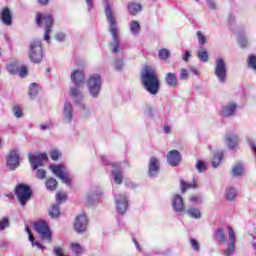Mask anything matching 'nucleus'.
Wrapping results in <instances>:
<instances>
[{"mask_svg":"<svg viewBox=\"0 0 256 256\" xmlns=\"http://www.w3.org/2000/svg\"><path fill=\"white\" fill-rule=\"evenodd\" d=\"M71 81L75 85L70 88V94L74 103L80 107V109H87L83 103V93H81V87L85 85V73L83 70H74L71 73Z\"/></svg>","mask_w":256,"mask_h":256,"instance_id":"1","label":"nucleus"},{"mask_svg":"<svg viewBox=\"0 0 256 256\" xmlns=\"http://www.w3.org/2000/svg\"><path fill=\"white\" fill-rule=\"evenodd\" d=\"M141 83L150 95H157L159 93V89H161V84H159V77L154 72L151 67L147 66L141 72Z\"/></svg>","mask_w":256,"mask_h":256,"instance_id":"2","label":"nucleus"},{"mask_svg":"<svg viewBox=\"0 0 256 256\" xmlns=\"http://www.w3.org/2000/svg\"><path fill=\"white\" fill-rule=\"evenodd\" d=\"M105 15L109 25V31L112 35L113 43H111L112 53H118L119 51V26H117V17L115 16V11L111 8V5L106 4Z\"/></svg>","mask_w":256,"mask_h":256,"instance_id":"3","label":"nucleus"},{"mask_svg":"<svg viewBox=\"0 0 256 256\" xmlns=\"http://www.w3.org/2000/svg\"><path fill=\"white\" fill-rule=\"evenodd\" d=\"M36 25L38 27H44V41H47V43H49L51 39L50 35L53 31V16H51L50 14H41L38 12L36 14Z\"/></svg>","mask_w":256,"mask_h":256,"instance_id":"4","label":"nucleus"},{"mask_svg":"<svg viewBox=\"0 0 256 256\" xmlns=\"http://www.w3.org/2000/svg\"><path fill=\"white\" fill-rule=\"evenodd\" d=\"M29 59L32 63H41L43 61V46L40 40L30 42Z\"/></svg>","mask_w":256,"mask_h":256,"instance_id":"5","label":"nucleus"},{"mask_svg":"<svg viewBox=\"0 0 256 256\" xmlns=\"http://www.w3.org/2000/svg\"><path fill=\"white\" fill-rule=\"evenodd\" d=\"M214 65V74L217 77L219 83H227V62H225V59L216 58Z\"/></svg>","mask_w":256,"mask_h":256,"instance_id":"6","label":"nucleus"},{"mask_svg":"<svg viewBox=\"0 0 256 256\" xmlns=\"http://www.w3.org/2000/svg\"><path fill=\"white\" fill-rule=\"evenodd\" d=\"M15 195L22 207H25L27 205V201L31 199V195H33V192L31 191V188L25 184H18L15 189Z\"/></svg>","mask_w":256,"mask_h":256,"instance_id":"7","label":"nucleus"},{"mask_svg":"<svg viewBox=\"0 0 256 256\" xmlns=\"http://www.w3.org/2000/svg\"><path fill=\"white\" fill-rule=\"evenodd\" d=\"M50 170L58 179L62 180L68 187H71V176L67 173V168L63 164L50 165Z\"/></svg>","mask_w":256,"mask_h":256,"instance_id":"8","label":"nucleus"},{"mask_svg":"<svg viewBox=\"0 0 256 256\" xmlns=\"http://www.w3.org/2000/svg\"><path fill=\"white\" fill-rule=\"evenodd\" d=\"M87 87L91 97H99V92L101 91V76L99 74L90 76L87 81Z\"/></svg>","mask_w":256,"mask_h":256,"instance_id":"9","label":"nucleus"},{"mask_svg":"<svg viewBox=\"0 0 256 256\" xmlns=\"http://www.w3.org/2000/svg\"><path fill=\"white\" fill-rule=\"evenodd\" d=\"M47 153L28 154V160L31 165L32 171H37L39 167H43L45 161H47Z\"/></svg>","mask_w":256,"mask_h":256,"instance_id":"10","label":"nucleus"},{"mask_svg":"<svg viewBox=\"0 0 256 256\" xmlns=\"http://www.w3.org/2000/svg\"><path fill=\"white\" fill-rule=\"evenodd\" d=\"M34 229L38 235H40L41 239L48 241L51 243V229L49 225L46 224L44 221H39L34 223Z\"/></svg>","mask_w":256,"mask_h":256,"instance_id":"11","label":"nucleus"},{"mask_svg":"<svg viewBox=\"0 0 256 256\" xmlns=\"http://www.w3.org/2000/svg\"><path fill=\"white\" fill-rule=\"evenodd\" d=\"M87 215L80 214L74 221V229L77 233H85L87 231Z\"/></svg>","mask_w":256,"mask_h":256,"instance_id":"12","label":"nucleus"},{"mask_svg":"<svg viewBox=\"0 0 256 256\" xmlns=\"http://www.w3.org/2000/svg\"><path fill=\"white\" fill-rule=\"evenodd\" d=\"M6 165L12 170L15 171L19 167V151L11 150L6 160Z\"/></svg>","mask_w":256,"mask_h":256,"instance_id":"13","label":"nucleus"},{"mask_svg":"<svg viewBox=\"0 0 256 256\" xmlns=\"http://www.w3.org/2000/svg\"><path fill=\"white\" fill-rule=\"evenodd\" d=\"M129 207V200L123 194H119L118 198H116V209L120 215H124L127 212Z\"/></svg>","mask_w":256,"mask_h":256,"instance_id":"14","label":"nucleus"},{"mask_svg":"<svg viewBox=\"0 0 256 256\" xmlns=\"http://www.w3.org/2000/svg\"><path fill=\"white\" fill-rule=\"evenodd\" d=\"M168 165L177 167L181 163V153L178 150H171L166 155Z\"/></svg>","mask_w":256,"mask_h":256,"instance_id":"15","label":"nucleus"},{"mask_svg":"<svg viewBox=\"0 0 256 256\" xmlns=\"http://www.w3.org/2000/svg\"><path fill=\"white\" fill-rule=\"evenodd\" d=\"M159 160L155 157H151L149 160L148 166V175L149 177H157L159 173Z\"/></svg>","mask_w":256,"mask_h":256,"instance_id":"16","label":"nucleus"},{"mask_svg":"<svg viewBox=\"0 0 256 256\" xmlns=\"http://www.w3.org/2000/svg\"><path fill=\"white\" fill-rule=\"evenodd\" d=\"M228 237L230 239V244L228 245V248L224 251V254L229 256L233 255L235 252V232L233 231V228L231 226H228Z\"/></svg>","mask_w":256,"mask_h":256,"instance_id":"17","label":"nucleus"},{"mask_svg":"<svg viewBox=\"0 0 256 256\" xmlns=\"http://www.w3.org/2000/svg\"><path fill=\"white\" fill-rule=\"evenodd\" d=\"M64 123H71L73 121V104L71 102H65L63 108Z\"/></svg>","mask_w":256,"mask_h":256,"instance_id":"18","label":"nucleus"},{"mask_svg":"<svg viewBox=\"0 0 256 256\" xmlns=\"http://www.w3.org/2000/svg\"><path fill=\"white\" fill-rule=\"evenodd\" d=\"M172 207L174 211L177 213H181V211H185V204L183 203V197L181 195L176 194L172 200Z\"/></svg>","mask_w":256,"mask_h":256,"instance_id":"19","label":"nucleus"},{"mask_svg":"<svg viewBox=\"0 0 256 256\" xmlns=\"http://www.w3.org/2000/svg\"><path fill=\"white\" fill-rule=\"evenodd\" d=\"M225 141L228 149H235L239 145V135L237 134H227L225 136Z\"/></svg>","mask_w":256,"mask_h":256,"instance_id":"20","label":"nucleus"},{"mask_svg":"<svg viewBox=\"0 0 256 256\" xmlns=\"http://www.w3.org/2000/svg\"><path fill=\"white\" fill-rule=\"evenodd\" d=\"M235 111H237V104L229 103L222 107L221 115L222 117H231L235 115Z\"/></svg>","mask_w":256,"mask_h":256,"instance_id":"21","label":"nucleus"},{"mask_svg":"<svg viewBox=\"0 0 256 256\" xmlns=\"http://www.w3.org/2000/svg\"><path fill=\"white\" fill-rule=\"evenodd\" d=\"M1 21L4 25H13V15L9 8L6 7L1 10Z\"/></svg>","mask_w":256,"mask_h":256,"instance_id":"22","label":"nucleus"},{"mask_svg":"<svg viewBox=\"0 0 256 256\" xmlns=\"http://www.w3.org/2000/svg\"><path fill=\"white\" fill-rule=\"evenodd\" d=\"M165 83L168 87H177L179 85V80H177V74L173 72H168L165 75Z\"/></svg>","mask_w":256,"mask_h":256,"instance_id":"23","label":"nucleus"},{"mask_svg":"<svg viewBox=\"0 0 256 256\" xmlns=\"http://www.w3.org/2000/svg\"><path fill=\"white\" fill-rule=\"evenodd\" d=\"M25 231L28 234V239L32 244V247H38V249H45L43 245L39 242H35V236H33V232H31V229H29V226L25 227Z\"/></svg>","mask_w":256,"mask_h":256,"instance_id":"24","label":"nucleus"},{"mask_svg":"<svg viewBox=\"0 0 256 256\" xmlns=\"http://www.w3.org/2000/svg\"><path fill=\"white\" fill-rule=\"evenodd\" d=\"M231 173H232V177H241V176H243V173H245V169L243 167V164H241V163L235 164L232 167Z\"/></svg>","mask_w":256,"mask_h":256,"instance_id":"25","label":"nucleus"},{"mask_svg":"<svg viewBox=\"0 0 256 256\" xmlns=\"http://www.w3.org/2000/svg\"><path fill=\"white\" fill-rule=\"evenodd\" d=\"M129 29L133 35H139L141 33V25L135 20L130 22Z\"/></svg>","mask_w":256,"mask_h":256,"instance_id":"26","label":"nucleus"},{"mask_svg":"<svg viewBox=\"0 0 256 256\" xmlns=\"http://www.w3.org/2000/svg\"><path fill=\"white\" fill-rule=\"evenodd\" d=\"M221 161H223V151L216 152L212 160V167L217 169V166L221 165Z\"/></svg>","mask_w":256,"mask_h":256,"instance_id":"27","label":"nucleus"},{"mask_svg":"<svg viewBox=\"0 0 256 256\" xmlns=\"http://www.w3.org/2000/svg\"><path fill=\"white\" fill-rule=\"evenodd\" d=\"M6 71L10 75H17L19 73V62H13L6 66Z\"/></svg>","mask_w":256,"mask_h":256,"instance_id":"28","label":"nucleus"},{"mask_svg":"<svg viewBox=\"0 0 256 256\" xmlns=\"http://www.w3.org/2000/svg\"><path fill=\"white\" fill-rule=\"evenodd\" d=\"M112 175L114 177V183L117 185H121V183H123V172H121V169H114L112 171Z\"/></svg>","mask_w":256,"mask_h":256,"instance_id":"29","label":"nucleus"},{"mask_svg":"<svg viewBox=\"0 0 256 256\" xmlns=\"http://www.w3.org/2000/svg\"><path fill=\"white\" fill-rule=\"evenodd\" d=\"M187 215L192 219H201V211L198 208L191 207L186 210Z\"/></svg>","mask_w":256,"mask_h":256,"instance_id":"30","label":"nucleus"},{"mask_svg":"<svg viewBox=\"0 0 256 256\" xmlns=\"http://www.w3.org/2000/svg\"><path fill=\"white\" fill-rule=\"evenodd\" d=\"M45 186L48 191H57V180L55 178H48Z\"/></svg>","mask_w":256,"mask_h":256,"instance_id":"31","label":"nucleus"},{"mask_svg":"<svg viewBox=\"0 0 256 256\" xmlns=\"http://www.w3.org/2000/svg\"><path fill=\"white\" fill-rule=\"evenodd\" d=\"M180 187L182 193H185L187 189H195L197 188V183L185 182L183 179L180 180Z\"/></svg>","mask_w":256,"mask_h":256,"instance_id":"32","label":"nucleus"},{"mask_svg":"<svg viewBox=\"0 0 256 256\" xmlns=\"http://www.w3.org/2000/svg\"><path fill=\"white\" fill-rule=\"evenodd\" d=\"M225 197L227 201H233V199L237 197V189H235L234 187L227 188L225 192Z\"/></svg>","mask_w":256,"mask_h":256,"instance_id":"33","label":"nucleus"},{"mask_svg":"<svg viewBox=\"0 0 256 256\" xmlns=\"http://www.w3.org/2000/svg\"><path fill=\"white\" fill-rule=\"evenodd\" d=\"M214 238L218 243H225V232L223 231V228H218L214 232Z\"/></svg>","mask_w":256,"mask_h":256,"instance_id":"34","label":"nucleus"},{"mask_svg":"<svg viewBox=\"0 0 256 256\" xmlns=\"http://www.w3.org/2000/svg\"><path fill=\"white\" fill-rule=\"evenodd\" d=\"M141 11V4L137 3H130L128 5V12L130 15H137Z\"/></svg>","mask_w":256,"mask_h":256,"instance_id":"35","label":"nucleus"},{"mask_svg":"<svg viewBox=\"0 0 256 256\" xmlns=\"http://www.w3.org/2000/svg\"><path fill=\"white\" fill-rule=\"evenodd\" d=\"M158 57L159 59H161L162 61H167V59H169V57H171V52L165 48L161 49L158 52Z\"/></svg>","mask_w":256,"mask_h":256,"instance_id":"36","label":"nucleus"},{"mask_svg":"<svg viewBox=\"0 0 256 256\" xmlns=\"http://www.w3.org/2000/svg\"><path fill=\"white\" fill-rule=\"evenodd\" d=\"M39 93V85L32 83L29 87V96L33 99Z\"/></svg>","mask_w":256,"mask_h":256,"instance_id":"37","label":"nucleus"},{"mask_svg":"<svg viewBox=\"0 0 256 256\" xmlns=\"http://www.w3.org/2000/svg\"><path fill=\"white\" fill-rule=\"evenodd\" d=\"M197 57L200 61H202V63H207V61H209V53L207 51L199 50Z\"/></svg>","mask_w":256,"mask_h":256,"instance_id":"38","label":"nucleus"},{"mask_svg":"<svg viewBox=\"0 0 256 256\" xmlns=\"http://www.w3.org/2000/svg\"><path fill=\"white\" fill-rule=\"evenodd\" d=\"M247 63H248V67H250V69H253V71H256V56H255V54H251L248 57Z\"/></svg>","mask_w":256,"mask_h":256,"instance_id":"39","label":"nucleus"},{"mask_svg":"<svg viewBox=\"0 0 256 256\" xmlns=\"http://www.w3.org/2000/svg\"><path fill=\"white\" fill-rule=\"evenodd\" d=\"M196 169L198 173H205V171H207V163L198 160L196 163Z\"/></svg>","mask_w":256,"mask_h":256,"instance_id":"40","label":"nucleus"},{"mask_svg":"<svg viewBox=\"0 0 256 256\" xmlns=\"http://www.w3.org/2000/svg\"><path fill=\"white\" fill-rule=\"evenodd\" d=\"M50 217H59L61 215V211L59 210V204L53 205L51 210L49 211Z\"/></svg>","mask_w":256,"mask_h":256,"instance_id":"41","label":"nucleus"},{"mask_svg":"<svg viewBox=\"0 0 256 256\" xmlns=\"http://www.w3.org/2000/svg\"><path fill=\"white\" fill-rule=\"evenodd\" d=\"M9 225H10L9 218L4 217L0 219V231H5V229H7Z\"/></svg>","mask_w":256,"mask_h":256,"instance_id":"42","label":"nucleus"},{"mask_svg":"<svg viewBox=\"0 0 256 256\" xmlns=\"http://www.w3.org/2000/svg\"><path fill=\"white\" fill-rule=\"evenodd\" d=\"M196 35L198 37L199 45H201V47H203V45H205V43H207V38L205 37V35H203V33H201V31H197Z\"/></svg>","mask_w":256,"mask_h":256,"instance_id":"43","label":"nucleus"},{"mask_svg":"<svg viewBox=\"0 0 256 256\" xmlns=\"http://www.w3.org/2000/svg\"><path fill=\"white\" fill-rule=\"evenodd\" d=\"M72 251L75 255H81L83 253V247L79 244H72Z\"/></svg>","mask_w":256,"mask_h":256,"instance_id":"44","label":"nucleus"},{"mask_svg":"<svg viewBox=\"0 0 256 256\" xmlns=\"http://www.w3.org/2000/svg\"><path fill=\"white\" fill-rule=\"evenodd\" d=\"M56 200L58 203H63V201H67V193L58 192L56 194Z\"/></svg>","mask_w":256,"mask_h":256,"instance_id":"45","label":"nucleus"},{"mask_svg":"<svg viewBox=\"0 0 256 256\" xmlns=\"http://www.w3.org/2000/svg\"><path fill=\"white\" fill-rule=\"evenodd\" d=\"M13 115L17 117V119L23 117V110L19 106H14Z\"/></svg>","mask_w":256,"mask_h":256,"instance_id":"46","label":"nucleus"},{"mask_svg":"<svg viewBox=\"0 0 256 256\" xmlns=\"http://www.w3.org/2000/svg\"><path fill=\"white\" fill-rule=\"evenodd\" d=\"M45 177H47V172L44 169H38L36 171V178L37 179H45Z\"/></svg>","mask_w":256,"mask_h":256,"instance_id":"47","label":"nucleus"},{"mask_svg":"<svg viewBox=\"0 0 256 256\" xmlns=\"http://www.w3.org/2000/svg\"><path fill=\"white\" fill-rule=\"evenodd\" d=\"M59 157H61V153L58 150H53L50 152V158L52 159V161H57Z\"/></svg>","mask_w":256,"mask_h":256,"instance_id":"48","label":"nucleus"},{"mask_svg":"<svg viewBox=\"0 0 256 256\" xmlns=\"http://www.w3.org/2000/svg\"><path fill=\"white\" fill-rule=\"evenodd\" d=\"M190 244H191L192 249H194V251H199L200 245H199V242L197 240H195V238L190 239Z\"/></svg>","mask_w":256,"mask_h":256,"instance_id":"49","label":"nucleus"},{"mask_svg":"<svg viewBox=\"0 0 256 256\" xmlns=\"http://www.w3.org/2000/svg\"><path fill=\"white\" fill-rule=\"evenodd\" d=\"M238 43H239L240 47H242V48L247 47V45H248L247 38L245 36H240L238 38Z\"/></svg>","mask_w":256,"mask_h":256,"instance_id":"50","label":"nucleus"},{"mask_svg":"<svg viewBox=\"0 0 256 256\" xmlns=\"http://www.w3.org/2000/svg\"><path fill=\"white\" fill-rule=\"evenodd\" d=\"M180 79H182L183 81H187V79H189V73L187 72V69L185 68L181 69Z\"/></svg>","mask_w":256,"mask_h":256,"instance_id":"51","label":"nucleus"},{"mask_svg":"<svg viewBox=\"0 0 256 256\" xmlns=\"http://www.w3.org/2000/svg\"><path fill=\"white\" fill-rule=\"evenodd\" d=\"M191 203H203L201 195H194L190 198Z\"/></svg>","mask_w":256,"mask_h":256,"instance_id":"52","label":"nucleus"},{"mask_svg":"<svg viewBox=\"0 0 256 256\" xmlns=\"http://www.w3.org/2000/svg\"><path fill=\"white\" fill-rule=\"evenodd\" d=\"M18 73H19L20 77H26L27 76V67L26 66H21L18 69Z\"/></svg>","mask_w":256,"mask_h":256,"instance_id":"53","label":"nucleus"},{"mask_svg":"<svg viewBox=\"0 0 256 256\" xmlns=\"http://www.w3.org/2000/svg\"><path fill=\"white\" fill-rule=\"evenodd\" d=\"M247 143L251 147L252 152L256 155V145H255V142L252 139L247 138Z\"/></svg>","mask_w":256,"mask_h":256,"instance_id":"54","label":"nucleus"},{"mask_svg":"<svg viewBox=\"0 0 256 256\" xmlns=\"http://www.w3.org/2000/svg\"><path fill=\"white\" fill-rule=\"evenodd\" d=\"M114 67L116 71H121V69H123V60L116 61Z\"/></svg>","mask_w":256,"mask_h":256,"instance_id":"55","label":"nucleus"},{"mask_svg":"<svg viewBox=\"0 0 256 256\" xmlns=\"http://www.w3.org/2000/svg\"><path fill=\"white\" fill-rule=\"evenodd\" d=\"M54 255L65 256V254H63V249H61V247H54Z\"/></svg>","mask_w":256,"mask_h":256,"instance_id":"56","label":"nucleus"},{"mask_svg":"<svg viewBox=\"0 0 256 256\" xmlns=\"http://www.w3.org/2000/svg\"><path fill=\"white\" fill-rule=\"evenodd\" d=\"M183 61H185V63H187L189 61V59H191V52H189V50L186 51L185 55L182 56Z\"/></svg>","mask_w":256,"mask_h":256,"instance_id":"57","label":"nucleus"},{"mask_svg":"<svg viewBox=\"0 0 256 256\" xmlns=\"http://www.w3.org/2000/svg\"><path fill=\"white\" fill-rule=\"evenodd\" d=\"M206 3L209 5L210 9H217L215 0H206Z\"/></svg>","mask_w":256,"mask_h":256,"instance_id":"58","label":"nucleus"},{"mask_svg":"<svg viewBox=\"0 0 256 256\" xmlns=\"http://www.w3.org/2000/svg\"><path fill=\"white\" fill-rule=\"evenodd\" d=\"M56 41H65V34L61 32L56 34Z\"/></svg>","mask_w":256,"mask_h":256,"instance_id":"59","label":"nucleus"},{"mask_svg":"<svg viewBox=\"0 0 256 256\" xmlns=\"http://www.w3.org/2000/svg\"><path fill=\"white\" fill-rule=\"evenodd\" d=\"M146 113H147V115H150V117H151V116H153V113H155V109L151 106H148L146 108Z\"/></svg>","mask_w":256,"mask_h":256,"instance_id":"60","label":"nucleus"},{"mask_svg":"<svg viewBox=\"0 0 256 256\" xmlns=\"http://www.w3.org/2000/svg\"><path fill=\"white\" fill-rule=\"evenodd\" d=\"M88 5V11H91L93 9V0H85Z\"/></svg>","mask_w":256,"mask_h":256,"instance_id":"61","label":"nucleus"},{"mask_svg":"<svg viewBox=\"0 0 256 256\" xmlns=\"http://www.w3.org/2000/svg\"><path fill=\"white\" fill-rule=\"evenodd\" d=\"M50 125L49 124H42V125H40V129L42 130V131H47V129H50Z\"/></svg>","mask_w":256,"mask_h":256,"instance_id":"62","label":"nucleus"},{"mask_svg":"<svg viewBox=\"0 0 256 256\" xmlns=\"http://www.w3.org/2000/svg\"><path fill=\"white\" fill-rule=\"evenodd\" d=\"M164 133H166V134L171 133V127L165 125V126H164Z\"/></svg>","mask_w":256,"mask_h":256,"instance_id":"63","label":"nucleus"},{"mask_svg":"<svg viewBox=\"0 0 256 256\" xmlns=\"http://www.w3.org/2000/svg\"><path fill=\"white\" fill-rule=\"evenodd\" d=\"M6 197L9 199V201H13V199H15V195H13V193L7 194Z\"/></svg>","mask_w":256,"mask_h":256,"instance_id":"64","label":"nucleus"}]
</instances>
